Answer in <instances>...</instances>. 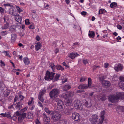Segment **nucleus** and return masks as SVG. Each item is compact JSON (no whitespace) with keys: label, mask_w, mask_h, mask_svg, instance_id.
<instances>
[{"label":"nucleus","mask_w":124,"mask_h":124,"mask_svg":"<svg viewBox=\"0 0 124 124\" xmlns=\"http://www.w3.org/2000/svg\"><path fill=\"white\" fill-rule=\"evenodd\" d=\"M10 91L8 90H6L3 92V96L4 97H5L7 96L9 94Z\"/></svg>","instance_id":"nucleus-23"},{"label":"nucleus","mask_w":124,"mask_h":124,"mask_svg":"<svg viewBox=\"0 0 124 124\" xmlns=\"http://www.w3.org/2000/svg\"><path fill=\"white\" fill-rule=\"evenodd\" d=\"M105 11L104 9H100L99 11V14H102L105 13Z\"/></svg>","instance_id":"nucleus-40"},{"label":"nucleus","mask_w":124,"mask_h":124,"mask_svg":"<svg viewBox=\"0 0 124 124\" xmlns=\"http://www.w3.org/2000/svg\"><path fill=\"white\" fill-rule=\"evenodd\" d=\"M73 110L72 108L69 109V108H65L64 111L65 114L67 115H69L71 113Z\"/></svg>","instance_id":"nucleus-14"},{"label":"nucleus","mask_w":124,"mask_h":124,"mask_svg":"<svg viewBox=\"0 0 124 124\" xmlns=\"http://www.w3.org/2000/svg\"><path fill=\"white\" fill-rule=\"evenodd\" d=\"M93 93L94 92H92L91 93H90L89 94V96L90 97H91L92 98L94 96L93 95Z\"/></svg>","instance_id":"nucleus-55"},{"label":"nucleus","mask_w":124,"mask_h":124,"mask_svg":"<svg viewBox=\"0 0 124 124\" xmlns=\"http://www.w3.org/2000/svg\"><path fill=\"white\" fill-rule=\"evenodd\" d=\"M50 67L52 69L53 71H54V70L55 66L54 63L53 62L51 63L50 64Z\"/></svg>","instance_id":"nucleus-27"},{"label":"nucleus","mask_w":124,"mask_h":124,"mask_svg":"<svg viewBox=\"0 0 124 124\" xmlns=\"http://www.w3.org/2000/svg\"><path fill=\"white\" fill-rule=\"evenodd\" d=\"M108 66V63H105L104 64V67L105 68H107Z\"/></svg>","instance_id":"nucleus-64"},{"label":"nucleus","mask_w":124,"mask_h":124,"mask_svg":"<svg viewBox=\"0 0 124 124\" xmlns=\"http://www.w3.org/2000/svg\"><path fill=\"white\" fill-rule=\"evenodd\" d=\"M92 80L90 78H89L88 79V85L85 84H81L78 87L79 89H85L87 88L88 87L90 86L92 83Z\"/></svg>","instance_id":"nucleus-7"},{"label":"nucleus","mask_w":124,"mask_h":124,"mask_svg":"<svg viewBox=\"0 0 124 124\" xmlns=\"http://www.w3.org/2000/svg\"><path fill=\"white\" fill-rule=\"evenodd\" d=\"M71 88V86L70 85H64L63 88V90L66 91L68 90Z\"/></svg>","instance_id":"nucleus-19"},{"label":"nucleus","mask_w":124,"mask_h":124,"mask_svg":"<svg viewBox=\"0 0 124 124\" xmlns=\"http://www.w3.org/2000/svg\"><path fill=\"white\" fill-rule=\"evenodd\" d=\"M40 42H38L35 45V49L37 51H38L40 49L42 46Z\"/></svg>","instance_id":"nucleus-16"},{"label":"nucleus","mask_w":124,"mask_h":124,"mask_svg":"<svg viewBox=\"0 0 124 124\" xmlns=\"http://www.w3.org/2000/svg\"><path fill=\"white\" fill-rule=\"evenodd\" d=\"M87 13L85 11H83L81 13V14L82 15L85 16V15Z\"/></svg>","instance_id":"nucleus-60"},{"label":"nucleus","mask_w":124,"mask_h":124,"mask_svg":"<svg viewBox=\"0 0 124 124\" xmlns=\"http://www.w3.org/2000/svg\"><path fill=\"white\" fill-rule=\"evenodd\" d=\"M22 107L21 102H18L16 107V108L18 110L20 109Z\"/></svg>","instance_id":"nucleus-25"},{"label":"nucleus","mask_w":124,"mask_h":124,"mask_svg":"<svg viewBox=\"0 0 124 124\" xmlns=\"http://www.w3.org/2000/svg\"><path fill=\"white\" fill-rule=\"evenodd\" d=\"M4 9L1 7H0V12L1 13L4 12Z\"/></svg>","instance_id":"nucleus-58"},{"label":"nucleus","mask_w":124,"mask_h":124,"mask_svg":"<svg viewBox=\"0 0 124 124\" xmlns=\"http://www.w3.org/2000/svg\"><path fill=\"white\" fill-rule=\"evenodd\" d=\"M52 115V119L53 121L54 122L57 121L61 117V115L57 112L54 111L53 112V113L51 114Z\"/></svg>","instance_id":"nucleus-5"},{"label":"nucleus","mask_w":124,"mask_h":124,"mask_svg":"<svg viewBox=\"0 0 124 124\" xmlns=\"http://www.w3.org/2000/svg\"><path fill=\"white\" fill-rule=\"evenodd\" d=\"M29 28L30 29H33L34 28V24H33L30 25L29 27Z\"/></svg>","instance_id":"nucleus-47"},{"label":"nucleus","mask_w":124,"mask_h":124,"mask_svg":"<svg viewBox=\"0 0 124 124\" xmlns=\"http://www.w3.org/2000/svg\"><path fill=\"white\" fill-rule=\"evenodd\" d=\"M62 96L65 99H66L68 98V96L67 93H64L62 94Z\"/></svg>","instance_id":"nucleus-42"},{"label":"nucleus","mask_w":124,"mask_h":124,"mask_svg":"<svg viewBox=\"0 0 124 124\" xmlns=\"http://www.w3.org/2000/svg\"><path fill=\"white\" fill-rule=\"evenodd\" d=\"M68 98L70 96H73V94L72 92H69L67 93Z\"/></svg>","instance_id":"nucleus-41"},{"label":"nucleus","mask_w":124,"mask_h":124,"mask_svg":"<svg viewBox=\"0 0 124 124\" xmlns=\"http://www.w3.org/2000/svg\"><path fill=\"white\" fill-rule=\"evenodd\" d=\"M0 88L1 90H3L4 89L5 85L4 84H3L2 85H0Z\"/></svg>","instance_id":"nucleus-49"},{"label":"nucleus","mask_w":124,"mask_h":124,"mask_svg":"<svg viewBox=\"0 0 124 124\" xmlns=\"http://www.w3.org/2000/svg\"><path fill=\"white\" fill-rule=\"evenodd\" d=\"M16 8L19 12H21L22 10H21L19 7L18 6L16 7Z\"/></svg>","instance_id":"nucleus-57"},{"label":"nucleus","mask_w":124,"mask_h":124,"mask_svg":"<svg viewBox=\"0 0 124 124\" xmlns=\"http://www.w3.org/2000/svg\"><path fill=\"white\" fill-rule=\"evenodd\" d=\"M19 14L17 15L15 14L14 15V16H16V20L18 22H20L22 20V18L21 17L19 16Z\"/></svg>","instance_id":"nucleus-18"},{"label":"nucleus","mask_w":124,"mask_h":124,"mask_svg":"<svg viewBox=\"0 0 124 124\" xmlns=\"http://www.w3.org/2000/svg\"><path fill=\"white\" fill-rule=\"evenodd\" d=\"M0 63L1 66H5V64L4 63V62L2 61V60H1Z\"/></svg>","instance_id":"nucleus-51"},{"label":"nucleus","mask_w":124,"mask_h":124,"mask_svg":"<svg viewBox=\"0 0 124 124\" xmlns=\"http://www.w3.org/2000/svg\"><path fill=\"white\" fill-rule=\"evenodd\" d=\"M119 85L120 88L124 90V82H120L119 83Z\"/></svg>","instance_id":"nucleus-29"},{"label":"nucleus","mask_w":124,"mask_h":124,"mask_svg":"<svg viewBox=\"0 0 124 124\" xmlns=\"http://www.w3.org/2000/svg\"><path fill=\"white\" fill-rule=\"evenodd\" d=\"M110 6L111 8H114L116 7L117 6V5L116 3L113 2L111 3Z\"/></svg>","instance_id":"nucleus-30"},{"label":"nucleus","mask_w":124,"mask_h":124,"mask_svg":"<svg viewBox=\"0 0 124 124\" xmlns=\"http://www.w3.org/2000/svg\"><path fill=\"white\" fill-rule=\"evenodd\" d=\"M53 101L54 104H56V103H57V107L58 110H61L62 109H63V102L60 99L57 98H55L53 100Z\"/></svg>","instance_id":"nucleus-3"},{"label":"nucleus","mask_w":124,"mask_h":124,"mask_svg":"<svg viewBox=\"0 0 124 124\" xmlns=\"http://www.w3.org/2000/svg\"><path fill=\"white\" fill-rule=\"evenodd\" d=\"M55 73L51 72H50L48 71H47L46 73V75L45 77V79L47 80L50 81L53 80Z\"/></svg>","instance_id":"nucleus-6"},{"label":"nucleus","mask_w":124,"mask_h":124,"mask_svg":"<svg viewBox=\"0 0 124 124\" xmlns=\"http://www.w3.org/2000/svg\"><path fill=\"white\" fill-rule=\"evenodd\" d=\"M102 85L104 86H109L110 85V82L108 81L103 80L102 82Z\"/></svg>","instance_id":"nucleus-15"},{"label":"nucleus","mask_w":124,"mask_h":124,"mask_svg":"<svg viewBox=\"0 0 124 124\" xmlns=\"http://www.w3.org/2000/svg\"><path fill=\"white\" fill-rule=\"evenodd\" d=\"M74 104L75 108L77 109L81 110L82 109V106L79 101L76 100L74 102Z\"/></svg>","instance_id":"nucleus-8"},{"label":"nucleus","mask_w":124,"mask_h":124,"mask_svg":"<svg viewBox=\"0 0 124 124\" xmlns=\"http://www.w3.org/2000/svg\"><path fill=\"white\" fill-rule=\"evenodd\" d=\"M43 120L44 122L48 123L50 121V118L48 117L45 114L43 113Z\"/></svg>","instance_id":"nucleus-13"},{"label":"nucleus","mask_w":124,"mask_h":124,"mask_svg":"<svg viewBox=\"0 0 124 124\" xmlns=\"http://www.w3.org/2000/svg\"><path fill=\"white\" fill-rule=\"evenodd\" d=\"M86 79V78L84 77H81L80 78V81L81 82L85 81Z\"/></svg>","instance_id":"nucleus-44"},{"label":"nucleus","mask_w":124,"mask_h":124,"mask_svg":"<svg viewBox=\"0 0 124 124\" xmlns=\"http://www.w3.org/2000/svg\"><path fill=\"white\" fill-rule=\"evenodd\" d=\"M60 75L58 74H56V75L55 76L54 78H53V81L54 82L56 81L59 79V78L60 77Z\"/></svg>","instance_id":"nucleus-22"},{"label":"nucleus","mask_w":124,"mask_h":124,"mask_svg":"<svg viewBox=\"0 0 124 124\" xmlns=\"http://www.w3.org/2000/svg\"><path fill=\"white\" fill-rule=\"evenodd\" d=\"M45 92V90H44L41 91L39 94V96L43 97V95L44 94Z\"/></svg>","instance_id":"nucleus-38"},{"label":"nucleus","mask_w":124,"mask_h":124,"mask_svg":"<svg viewBox=\"0 0 124 124\" xmlns=\"http://www.w3.org/2000/svg\"><path fill=\"white\" fill-rule=\"evenodd\" d=\"M14 11L13 8L11 7L9 9V13L10 14L12 15L14 14Z\"/></svg>","instance_id":"nucleus-36"},{"label":"nucleus","mask_w":124,"mask_h":124,"mask_svg":"<svg viewBox=\"0 0 124 124\" xmlns=\"http://www.w3.org/2000/svg\"><path fill=\"white\" fill-rule=\"evenodd\" d=\"M105 111H103L101 112V115L99 120L97 116L95 114L93 115L90 119V121H91L92 124H99L100 123H102L104 119V116Z\"/></svg>","instance_id":"nucleus-1"},{"label":"nucleus","mask_w":124,"mask_h":124,"mask_svg":"<svg viewBox=\"0 0 124 124\" xmlns=\"http://www.w3.org/2000/svg\"><path fill=\"white\" fill-rule=\"evenodd\" d=\"M15 113L16 114V115L17 116H21V112H20L18 111H16V112Z\"/></svg>","instance_id":"nucleus-46"},{"label":"nucleus","mask_w":124,"mask_h":124,"mask_svg":"<svg viewBox=\"0 0 124 124\" xmlns=\"http://www.w3.org/2000/svg\"><path fill=\"white\" fill-rule=\"evenodd\" d=\"M99 67V66H94L93 67V70L96 69L98 67Z\"/></svg>","instance_id":"nucleus-63"},{"label":"nucleus","mask_w":124,"mask_h":124,"mask_svg":"<svg viewBox=\"0 0 124 124\" xmlns=\"http://www.w3.org/2000/svg\"><path fill=\"white\" fill-rule=\"evenodd\" d=\"M4 20V22H7L9 20V18H8V16H5L3 17V18Z\"/></svg>","instance_id":"nucleus-37"},{"label":"nucleus","mask_w":124,"mask_h":124,"mask_svg":"<svg viewBox=\"0 0 124 124\" xmlns=\"http://www.w3.org/2000/svg\"><path fill=\"white\" fill-rule=\"evenodd\" d=\"M124 96L123 93L117 92L114 94L111 95L109 96V100L110 102L114 103L117 102L120 98H122Z\"/></svg>","instance_id":"nucleus-2"},{"label":"nucleus","mask_w":124,"mask_h":124,"mask_svg":"<svg viewBox=\"0 0 124 124\" xmlns=\"http://www.w3.org/2000/svg\"><path fill=\"white\" fill-rule=\"evenodd\" d=\"M23 60L25 65H28L30 63L29 60L26 57L23 58Z\"/></svg>","instance_id":"nucleus-21"},{"label":"nucleus","mask_w":124,"mask_h":124,"mask_svg":"<svg viewBox=\"0 0 124 124\" xmlns=\"http://www.w3.org/2000/svg\"><path fill=\"white\" fill-rule=\"evenodd\" d=\"M33 113L32 112H30L28 113L26 117L27 119H29L33 118Z\"/></svg>","instance_id":"nucleus-17"},{"label":"nucleus","mask_w":124,"mask_h":124,"mask_svg":"<svg viewBox=\"0 0 124 124\" xmlns=\"http://www.w3.org/2000/svg\"><path fill=\"white\" fill-rule=\"evenodd\" d=\"M19 98H21L20 99L21 100H22L24 98V97L23 96L21 95H19Z\"/></svg>","instance_id":"nucleus-59"},{"label":"nucleus","mask_w":124,"mask_h":124,"mask_svg":"<svg viewBox=\"0 0 124 124\" xmlns=\"http://www.w3.org/2000/svg\"><path fill=\"white\" fill-rule=\"evenodd\" d=\"M67 121L65 120H60L58 122V124H67Z\"/></svg>","instance_id":"nucleus-28"},{"label":"nucleus","mask_w":124,"mask_h":124,"mask_svg":"<svg viewBox=\"0 0 124 124\" xmlns=\"http://www.w3.org/2000/svg\"><path fill=\"white\" fill-rule=\"evenodd\" d=\"M6 23L4 24V27H2V29H6L8 28L9 25V23L7 22H6Z\"/></svg>","instance_id":"nucleus-34"},{"label":"nucleus","mask_w":124,"mask_h":124,"mask_svg":"<svg viewBox=\"0 0 124 124\" xmlns=\"http://www.w3.org/2000/svg\"><path fill=\"white\" fill-rule=\"evenodd\" d=\"M23 118L21 116H19L18 117V121L19 122H22Z\"/></svg>","instance_id":"nucleus-39"},{"label":"nucleus","mask_w":124,"mask_h":124,"mask_svg":"<svg viewBox=\"0 0 124 124\" xmlns=\"http://www.w3.org/2000/svg\"><path fill=\"white\" fill-rule=\"evenodd\" d=\"M38 98L41 101L43 102L44 100L42 97L38 96Z\"/></svg>","instance_id":"nucleus-48"},{"label":"nucleus","mask_w":124,"mask_h":124,"mask_svg":"<svg viewBox=\"0 0 124 124\" xmlns=\"http://www.w3.org/2000/svg\"><path fill=\"white\" fill-rule=\"evenodd\" d=\"M116 27L119 30H121L122 28V26L119 24H118L117 25Z\"/></svg>","instance_id":"nucleus-52"},{"label":"nucleus","mask_w":124,"mask_h":124,"mask_svg":"<svg viewBox=\"0 0 124 124\" xmlns=\"http://www.w3.org/2000/svg\"><path fill=\"white\" fill-rule=\"evenodd\" d=\"M83 62L85 64H86L88 63V61L87 60H83Z\"/></svg>","instance_id":"nucleus-61"},{"label":"nucleus","mask_w":124,"mask_h":124,"mask_svg":"<svg viewBox=\"0 0 124 124\" xmlns=\"http://www.w3.org/2000/svg\"><path fill=\"white\" fill-rule=\"evenodd\" d=\"M17 116L16 115V114H14L13 116H12V119H13L14 121H15L16 120L17 118Z\"/></svg>","instance_id":"nucleus-43"},{"label":"nucleus","mask_w":124,"mask_h":124,"mask_svg":"<svg viewBox=\"0 0 124 124\" xmlns=\"http://www.w3.org/2000/svg\"><path fill=\"white\" fill-rule=\"evenodd\" d=\"M120 79L122 81L124 82V77H120Z\"/></svg>","instance_id":"nucleus-54"},{"label":"nucleus","mask_w":124,"mask_h":124,"mask_svg":"<svg viewBox=\"0 0 124 124\" xmlns=\"http://www.w3.org/2000/svg\"><path fill=\"white\" fill-rule=\"evenodd\" d=\"M11 39L13 41H15L16 37V34H12L11 35Z\"/></svg>","instance_id":"nucleus-33"},{"label":"nucleus","mask_w":124,"mask_h":124,"mask_svg":"<svg viewBox=\"0 0 124 124\" xmlns=\"http://www.w3.org/2000/svg\"><path fill=\"white\" fill-rule=\"evenodd\" d=\"M25 22V24L26 25H28L29 23V20L28 19L26 20Z\"/></svg>","instance_id":"nucleus-53"},{"label":"nucleus","mask_w":124,"mask_h":124,"mask_svg":"<svg viewBox=\"0 0 124 124\" xmlns=\"http://www.w3.org/2000/svg\"><path fill=\"white\" fill-rule=\"evenodd\" d=\"M45 110L46 112L47 113L49 114L50 115L52 114L53 112L54 111H50L47 108H45Z\"/></svg>","instance_id":"nucleus-31"},{"label":"nucleus","mask_w":124,"mask_h":124,"mask_svg":"<svg viewBox=\"0 0 124 124\" xmlns=\"http://www.w3.org/2000/svg\"><path fill=\"white\" fill-rule=\"evenodd\" d=\"M26 113H21V116H22V117L23 118V119H24L25 118L26 116Z\"/></svg>","instance_id":"nucleus-45"},{"label":"nucleus","mask_w":124,"mask_h":124,"mask_svg":"<svg viewBox=\"0 0 124 124\" xmlns=\"http://www.w3.org/2000/svg\"><path fill=\"white\" fill-rule=\"evenodd\" d=\"M88 36L91 38H93L95 36V33L93 31H92L91 32L90 31H89Z\"/></svg>","instance_id":"nucleus-24"},{"label":"nucleus","mask_w":124,"mask_h":124,"mask_svg":"<svg viewBox=\"0 0 124 124\" xmlns=\"http://www.w3.org/2000/svg\"><path fill=\"white\" fill-rule=\"evenodd\" d=\"M99 78L100 80L101 81H102L104 80L105 79L104 76L102 74H101L100 75Z\"/></svg>","instance_id":"nucleus-35"},{"label":"nucleus","mask_w":124,"mask_h":124,"mask_svg":"<svg viewBox=\"0 0 124 124\" xmlns=\"http://www.w3.org/2000/svg\"><path fill=\"white\" fill-rule=\"evenodd\" d=\"M36 39L38 41H39L40 39V38L39 36H37L36 37Z\"/></svg>","instance_id":"nucleus-62"},{"label":"nucleus","mask_w":124,"mask_h":124,"mask_svg":"<svg viewBox=\"0 0 124 124\" xmlns=\"http://www.w3.org/2000/svg\"><path fill=\"white\" fill-rule=\"evenodd\" d=\"M72 118L74 120L79 122L80 120V116L79 114L77 113H72Z\"/></svg>","instance_id":"nucleus-9"},{"label":"nucleus","mask_w":124,"mask_h":124,"mask_svg":"<svg viewBox=\"0 0 124 124\" xmlns=\"http://www.w3.org/2000/svg\"><path fill=\"white\" fill-rule=\"evenodd\" d=\"M55 67L58 70H63L64 69V68L62 66L59 65H57Z\"/></svg>","instance_id":"nucleus-26"},{"label":"nucleus","mask_w":124,"mask_h":124,"mask_svg":"<svg viewBox=\"0 0 124 124\" xmlns=\"http://www.w3.org/2000/svg\"><path fill=\"white\" fill-rule=\"evenodd\" d=\"M114 69L117 72L119 70L121 71L123 69V68L121 64L119 63L115 65Z\"/></svg>","instance_id":"nucleus-10"},{"label":"nucleus","mask_w":124,"mask_h":124,"mask_svg":"<svg viewBox=\"0 0 124 124\" xmlns=\"http://www.w3.org/2000/svg\"><path fill=\"white\" fill-rule=\"evenodd\" d=\"M84 105L87 108L90 107L92 106V104L90 102L86 101L84 103Z\"/></svg>","instance_id":"nucleus-20"},{"label":"nucleus","mask_w":124,"mask_h":124,"mask_svg":"<svg viewBox=\"0 0 124 124\" xmlns=\"http://www.w3.org/2000/svg\"><path fill=\"white\" fill-rule=\"evenodd\" d=\"M38 104H39V106L41 108L43 107V106L41 103L39 101H38Z\"/></svg>","instance_id":"nucleus-56"},{"label":"nucleus","mask_w":124,"mask_h":124,"mask_svg":"<svg viewBox=\"0 0 124 124\" xmlns=\"http://www.w3.org/2000/svg\"><path fill=\"white\" fill-rule=\"evenodd\" d=\"M59 91L58 89H54L50 92L49 96L52 99L54 100L57 97L59 94Z\"/></svg>","instance_id":"nucleus-4"},{"label":"nucleus","mask_w":124,"mask_h":124,"mask_svg":"<svg viewBox=\"0 0 124 124\" xmlns=\"http://www.w3.org/2000/svg\"><path fill=\"white\" fill-rule=\"evenodd\" d=\"M27 108H28L27 107H25V108L22 109L21 111V112H24L27 110Z\"/></svg>","instance_id":"nucleus-50"},{"label":"nucleus","mask_w":124,"mask_h":124,"mask_svg":"<svg viewBox=\"0 0 124 124\" xmlns=\"http://www.w3.org/2000/svg\"><path fill=\"white\" fill-rule=\"evenodd\" d=\"M78 55H79V54H78L76 52H72L69 54L68 55L69 57L71 58V59H73L75 58Z\"/></svg>","instance_id":"nucleus-12"},{"label":"nucleus","mask_w":124,"mask_h":124,"mask_svg":"<svg viewBox=\"0 0 124 124\" xmlns=\"http://www.w3.org/2000/svg\"><path fill=\"white\" fill-rule=\"evenodd\" d=\"M11 114L10 112H7V113H6V115H5V117H7L8 118H9L12 119V117L11 116Z\"/></svg>","instance_id":"nucleus-32"},{"label":"nucleus","mask_w":124,"mask_h":124,"mask_svg":"<svg viewBox=\"0 0 124 124\" xmlns=\"http://www.w3.org/2000/svg\"><path fill=\"white\" fill-rule=\"evenodd\" d=\"M97 98L98 100L103 101L106 99V96L104 95L101 94L97 96Z\"/></svg>","instance_id":"nucleus-11"}]
</instances>
